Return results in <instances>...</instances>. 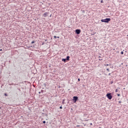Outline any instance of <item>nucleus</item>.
Instances as JSON below:
<instances>
[{"label": "nucleus", "instance_id": "f257e3e1", "mask_svg": "<svg viewBox=\"0 0 128 128\" xmlns=\"http://www.w3.org/2000/svg\"><path fill=\"white\" fill-rule=\"evenodd\" d=\"M102 22H110V18H106V19H102L101 20Z\"/></svg>", "mask_w": 128, "mask_h": 128}, {"label": "nucleus", "instance_id": "f03ea898", "mask_svg": "<svg viewBox=\"0 0 128 128\" xmlns=\"http://www.w3.org/2000/svg\"><path fill=\"white\" fill-rule=\"evenodd\" d=\"M106 96H107L108 100H112V94L110 93H108L106 95Z\"/></svg>", "mask_w": 128, "mask_h": 128}, {"label": "nucleus", "instance_id": "7ed1b4c3", "mask_svg": "<svg viewBox=\"0 0 128 128\" xmlns=\"http://www.w3.org/2000/svg\"><path fill=\"white\" fill-rule=\"evenodd\" d=\"M78 100V98L76 96H74L73 97V100L74 102H76Z\"/></svg>", "mask_w": 128, "mask_h": 128}, {"label": "nucleus", "instance_id": "20e7f679", "mask_svg": "<svg viewBox=\"0 0 128 128\" xmlns=\"http://www.w3.org/2000/svg\"><path fill=\"white\" fill-rule=\"evenodd\" d=\"M76 34H80V30L76 29Z\"/></svg>", "mask_w": 128, "mask_h": 128}, {"label": "nucleus", "instance_id": "39448f33", "mask_svg": "<svg viewBox=\"0 0 128 128\" xmlns=\"http://www.w3.org/2000/svg\"><path fill=\"white\" fill-rule=\"evenodd\" d=\"M48 12H45L44 14V18H46V16H48Z\"/></svg>", "mask_w": 128, "mask_h": 128}, {"label": "nucleus", "instance_id": "423d86ee", "mask_svg": "<svg viewBox=\"0 0 128 128\" xmlns=\"http://www.w3.org/2000/svg\"><path fill=\"white\" fill-rule=\"evenodd\" d=\"M62 62H66V58H62Z\"/></svg>", "mask_w": 128, "mask_h": 128}, {"label": "nucleus", "instance_id": "0eeeda50", "mask_svg": "<svg viewBox=\"0 0 128 128\" xmlns=\"http://www.w3.org/2000/svg\"><path fill=\"white\" fill-rule=\"evenodd\" d=\"M70 56H67L66 58V60H70Z\"/></svg>", "mask_w": 128, "mask_h": 128}, {"label": "nucleus", "instance_id": "6e6552de", "mask_svg": "<svg viewBox=\"0 0 128 128\" xmlns=\"http://www.w3.org/2000/svg\"><path fill=\"white\" fill-rule=\"evenodd\" d=\"M120 54H124V52H120Z\"/></svg>", "mask_w": 128, "mask_h": 128}, {"label": "nucleus", "instance_id": "1a4fd4ad", "mask_svg": "<svg viewBox=\"0 0 128 128\" xmlns=\"http://www.w3.org/2000/svg\"><path fill=\"white\" fill-rule=\"evenodd\" d=\"M118 96H120V94H117Z\"/></svg>", "mask_w": 128, "mask_h": 128}, {"label": "nucleus", "instance_id": "9d476101", "mask_svg": "<svg viewBox=\"0 0 128 128\" xmlns=\"http://www.w3.org/2000/svg\"><path fill=\"white\" fill-rule=\"evenodd\" d=\"M31 44H34V41H33V42H32Z\"/></svg>", "mask_w": 128, "mask_h": 128}, {"label": "nucleus", "instance_id": "9b49d317", "mask_svg": "<svg viewBox=\"0 0 128 128\" xmlns=\"http://www.w3.org/2000/svg\"><path fill=\"white\" fill-rule=\"evenodd\" d=\"M60 110L62 109V106H60Z\"/></svg>", "mask_w": 128, "mask_h": 128}, {"label": "nucleus", "instance_id": "f8f14e48", "mask_svg": "<svg viewBox=\"0 0 128 128\" xmlns=\"http://www.w3.org/2000/svg\"><path fill=\"white\" fill-rule=\"evenodd\" d=\"M106 70H108V72H110V69L109 68H107Z\"/></svg>", "mask_w": 128, "mask_h": 128}, {"label": "nucleus", "instance_id": "ddd939ff", "mask_svg": "<svg viewBox=\"0 0 128 128\" xmlns=\"http://www.w3.org/2000/svg\"><path fill=\"white\" fill-rule=\"evenodd\" d=\"M115 92H118V89H116V90H115Z\"/></svg>", "mask_w": 128, "mask_h": 128}, {"label": "nucleus", "instance_id": "4468645a", "mask_svg": "<svg viewBox=\"0 0 128 128\" xmlns=\"http://www.w3.org/2000/svg\"><path fill=\"white\" fill-rule=\"evenodd\" d=\"M104 66H110L108 64H104Z\"/></svg>", "mask_w": 128, "mask_h": 128}, {"label": "nucleus", "instance_id": "2eb2a0df", "mask_svg": "<svg viewBox=\"0 0 128 128\" xmlns=\"http://www.w3.org/2000/svg\"><path fill=\"white\" fill-rule=\"evenodd\" d=\"M57 36H54V38H56Z\"/></svg>", "mask_w": 128, "mask_h": 128}, {"label": "nucleus", "instance_id": "dca6fc26", "mask_svg": "<svg viewBox=\"0 0 128 128\" xmlns=\"http://www.w3.org/2000/svg\"><path fill=\"white\" fill-rule=\"evenodd\" d=\"M101 2H102H102H104V0H101Z\"/></svg>", "mask_w": 128, "mask_h": 128}, {"label": "nucleus", "instance_id": "f3484780", "mask_svg": "<svg viewBox=\"0 0 128 128\" xmlns=\"http://www.w3.org/2000/svg\"><path fill=\"white\" fill-rule=\"evenodd\" d=\"M43 124H46V121H43Z\"/></svg>", "mask_w": 128, "mask_h": 128}, {"label": "nucleus", "instance_id": "a211bd4d", "mask_svg": "<svg viewBox=\"0 0 128 128\" xmlns=\"http://www.w3.org/2000/svg\"><path fill=\"white\" fill-rule=\"evenodd\" d=\"M80 79L78 78V82H80Z\"/></svg>", "mask_w": 128, "mask_h": 128}, {"label": "nucleus", "instance_id": "6ab92c4d", "mask_svg": "<svg viewBox=\"0 0 128 128\" xmlns=\"http://www.w3.org/2000/svg\"><path fill=\"white\" fill-rule=\"evenodd\" d=\"M78 126H80V125H77V126H76V128H78Z\"/></svg>", "mask_w": 128, "mask_h": 128}, {"label": "nucleus", "instance_id": "aec40b11", "mask_svg": "<svg viewBox=\"0 0 128 128\" xmlns=\"http://www.w3.org/2000/svg\"><path fill=\"white\" fill-rule=\"evenodd\" d=\"M99 60H102V59H99Z\"/></svg>", "mask_w": 128, "mask_h": 128}, {"label": "nucleus", "instance_id": "412c9836", "mask_svg": "<svg viewBox=\"0 0 128 128\" xmlns=\"http://www.w3.org/2000/svg\"><path fill=\"white\" fill-rule=\"evenodd\" d=\"M90 124L91 126H92V123H90Z\"/></svg>", "mask_w": 128, "mask_h": 128}, {"label": "nucleus", "instance_id": "4be33fe9", "mask_svg": "<svg viewBox=\"0 0 128 128\" xmlns=\"http://www.w3.org/2000/svg\"><path fill=\"white\" fill-rule=\"evenodd\" d=\"M57 38H60V36H57Z\"/></svg>", "mask_w": 128, "mask_h": 128}, {"label": "nucleus", "instance_id": "5701e85b", "mask_svg": "<svg viewBox=\"0 0 128 128\" xmlns=\"http://www.w3.org/2000/svg\"><path fill=\"white\" fill-rule=\"evenodd\" d=\"M108 76H110V73H109V74H108Z\"/></svg>", "mask_w": 128, "mask_h": 128}, {"label": "nucleus", "instance_id": "b1692460", "mask_svg": "<svg viewBox=\"0 0 128 128\" xmlns=\"http://www.w3.org/2000/svg\"><path fill=\"white\" fill-rule=\"evenodd\" d=\"M2 50L0 49V52L2 51Z\"/></svg>", "mask_w": 128, "mask_h": 128}, {"label": "nucleus", "instance_id": "393cba45", "mask_svg": "<svg viewBox=\"0 0 128 128\" xmlns=\"http://www.w3.org/2000/svg\"><path fill=\"white\" fill-rule=\"evenodd\" d=\"M112 83H113V82H111V84H112Z\"/></svg>", "mask_w": 128, "mask_h": 128}, {"label": "nucleus", "instance_id": "a878e982", "mask_svg": "<svg viewBox=\"0 0 128 128\" xmlns=\"http://www.w3.org/2000/svg\"><path fill=\"white\" fill-rule=\"evenodd\" d=\"M38 94H40V92H39Z\"/></svg>", "mask_w": 128, "mask_h": 128}, {"label": "nucleus", "instance_id": "bb28decb", "mask_svg": "<svg viewBox=\"0 0 128 128\" xmlns=\"http://www.w3.org/2000/svg\"><path fill=\"white\" fill-rule=\"evenodd\" d=\"M2 108V107H0V109Z\"/></svg>", "mask_w": 128, "mask_h": 128}, {"label": "nucleus", "instance_id": "cd10ccee", "mask_svg": "<svg viewBox=\"0 0 128 128\" xmlns=\"http://www.w3.org/2000/svg\"><path fill=\"white\" fill-rule=\"evenodd\" d=\"M5 96H6V94H5Z\"/></svg>", "mask_w": 128, "mask_h": 128}, {"label": "nucleus", "instance_id": "c85d7f7f", "mask_svg": "<svg viewBox=\"0 0 128 128\" xmlns=\"http://www.w3.org/2000/svg\"><path fill=\"white\" fill-rule=\"evenodd\" d=\"M50 16H52V15H50Z\"/></svg>", "mask_w": 128, "mask_h": 128}, {"label": "nucleus", "instance_id": "c756f323", "mask_svg": "<svg viewBox=\"0 0 128 128\" xmlns=\"http://www.w3.org/2000/svg\"><path fill=\"white\" fill-rule=\"evenodd\" d=\"M119 102H120V101Z\"/></svg>", "mask_w": 128, "mask_h": 128}]
</instances>
